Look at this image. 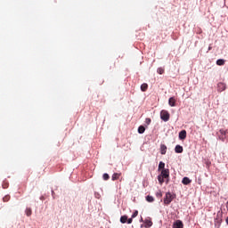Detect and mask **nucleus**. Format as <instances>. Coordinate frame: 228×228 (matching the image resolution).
<instances>
[{"label":"nucleus","mask_w":228,"mask_h":228,"mask_svg":"<svg viewBox=\"0 0 228 228\" xmlns=\"http://www.w3.org/2000/svg\"><path fill=\"white\" fill-rule=\"evenodd\" d=\"M170 178V169H162L160 175H158V181L159 184H163L166 180V183L168 184V179Z\"/></svg>","instance_id":"f257e3e1"},{"label":"nucleus","mask_w":228,"mask_h":228,"mask_svg":"<svg viewBox=\"0 0 228 228\" xmlns=\"http://www.w3.org/2000/svg\"><path fill=\"white\" fill-rule=\"evenodd\" d=\"M222 222H224V212L219 210L214 218V228H220L222 226Z\"/></svg>","instance_id":"f03ea898"},{"label":"nucleus","mask_w":228,"mask_h":228,"mask_svg":"<svg viewBox=\"0 0 228 228\" xmlns=\"http://www.w3.org/2000/svg\"><path fill=\"white\" fill-rule=\"evenodd\" d=\"M175 197L174 195H172V193L170 192H167L166 196L164 198V204L166 206H169V204L172 202V200H174Z\"/></svg>","instance_id":"7ed1b4c3"},{"label":"nucleus","mask_w":228,"mask_h":228,"mask_svg":"<svg viewBox=\"0 0 228 228\" xmlns=\"http://www.w3.org/2000/svg\"><path fill=\"white\" fill-rule=\"evenodd\" d=\"M160 118L164 122H168V120H170V113H168L167 110H161Z\"/></svg>","instance_id":"20e7f679"},{"label":"nucleus","mask_w":228,"mask_h":228,"mask_svg":"<svg viewBox=\"0 0 228 228\" xmlns=\"http://www.w3.org/2000/svg\"><path fill=\"white\" fill-rule=\"evenodd\" d=\"M217 136L219 140L224 142L227 136V130L220 129L219 132L217 133Z\"/></svg>","instance_id":"39448f33"},{"label":"nucleus","mask_w":228,"mask_h":228,"mask_svg":"<svg viewBox=\"0 0 228 228\" xmlns=\"http://www.w3.org/2000/svg\"><path fill=\"white\" fill-rule=\"evenodd\" d=\"M227 88V86L224 82H219L217 84V92H224Z\"/></svg>","instance_id":"423d86ee"},{"label":"nucleus","mask_w":228,"mask_h":228,"mask_svg":"<svg viewBox=\"0 0 228 228\" xmlns=\"http://www.w3.org/2000/svg\"><path fill=\"white\" fill-rule=\"evenodd\" d=\"M184 224H183V221L177 220L173 224V228H183Z\"/></svg>","instance_id":"0eeeda50"},{"label":"nucleus","mask_w":228,"mask_h":228,"mask_svg":"<svg viewBox=\"0 0 228 228\" xmlns=\"http://www.w3.org/2000/svg\"><path fill=\"white\" fill-rule=\"evenodd\" d=\"M179 139L180 140H185L186 139V130H182L179 133Z\"/></svg>","instance_id":"6e6552de"},{"label":"nucleus","mask_w":228,"mask_h":228,"mask_svg":"<svg viewBox=\"0 0 228 228\" xmlns=\"http://www.w3.org/2000/svg\"><path fill=\"white\" fill-rule=\"evenodd\" d=\"M183 151V146L181 145H176L175 148V152H176V154H181Z\"/></svg>","instance_id":"1a4fd4ad"},{"label":"nucleus","mask_w":228,"mask_h":228,"mask_svg":"<svg viewBox=\"0 0 228 228\" xmlns=\"http://www.w3.org/2000/svg\"><path fill=\"white\" fill-rule=\"evenodd\" d=\"M160 154H162V155L167 154V145H165V144L160 145Z\"/></svg>","instance_id":"9d476101"},{"label":"nucleus","mask_w":228,"mask_h":228,"mask_svg":"<svg viewBox=\"0 0 228 228\" xmlns=\"http://www.w3.org/2000/svg\"><path fill=\"white\" fill-rule=\"evenodd\" d=\"M144 224L146 228L152 227V221L151 219H145Z\"/></svg>","instance_id":"9b49d317"},{"label":"nucleus","mask_w":228,"mask_h":228,"mask_svg":"<svg viewBox=\"0 0 228 228\" xmlns=\"http://www.w3.org/2000/svg\"><path fill=\"white\" fill-rule=\"evenodd\" d=\"M168 104H169V106L174 108V106H175V98H174V97L169 98Z\"/></svg>","instance_id":"f8f14e48"},{"label":"nucleus","mask_w":228,"mask_h":228,"mask_svg":"<svg viewBox=\"0 0 228 228\" xmlns=\"http://www.w3.org/2000/svg\"><path fill=\"white\" fill-rule=\"evenodd\" d=\"M182 183H183V184L188 185L191 183V180L185 176L183 178Z\"/></svg>","instance_id":"ddd939ff"},{"label":"nucleus","mask_w":228,"mask_h":228,"mask_svg":"<svg viewBox=\"0 0 228 228\" xmlns=\"http://www.w3.org/2000/svg\"><path fill=\"white\" fill-rule=\"evenodd\" d=\"M120 175L121 174L114 173L111 177L112 181H118V179H120Z\"/></svg>","instance_id":"4468645a"},{"label":"nucleus","mask_w":228,"mask_h":228,"mask_svg":"<svg viewBox=\"0 0 228 228\" xmlns=\"http://www.w3.org/2000/svg\"><path fill=\"white\" fill-rule=\"evenodd\" d=\"M216 65H219L220 67H222V65H225V60L224 59H218L216 61Z\"/></svg>","instance_id":"2eb2a0df"},{"label":"nucleus","mask_w":228,"mask_h":228,"mask_svg":"<svg viewBox=\"0 0 228 228\" xmlns=\"http://www.w3.org/2000/svg\"><path fill=\"white\" fill-rule=\"evenodd\" d=\"M148 88H149V85H147V84H142V85H141V90H142V92H147V90H148Z\"/></svg>","instance_id":"dca6fc26"},{"label":"nucleus","mask_w":228,"mask_h":228,"mask_svg":"<svg viewBox=\"0 0 228 228\" xmlns=\"http://www.w3.org/2000/svg\"><path fill=\"white\" fill-rule=\"evenodd\" d=\"M138 133H139V134H143L145 133V126H140L138 127Z\"/></svg>","instance_id":"f3484780"},{"label":"nucleus","mask_w":228,"mask_h":228,"mask_svg":"<svg viewBox=\"0 0 228 228\" xmlns=\"http://www.w3.org/2000/svg\"><path fill=\"white\" fill-rule=\"evenodd\" d=\"M167 168H165V163L163 161H160L159 164V170H166Z\"/></svg>","instance_id":"a211bd4d"},{"label":"nucleus","mask_w":228,"mask_h":228,"mask_svg":"<svg viewBox=\"0 0 228 228\" xmlns=\"http://www.w3.org/2000/svg\"><path fill=\"white\" fill-rule=\"evenodd\" d=\"M121 224H126L127 223V216H122L120 217Z\"/></svg>","instance_id":"6ab92c4d"},{"label":"nucleus","mask_w":228,"mask_h":228,"mask_svg":"<svg viewBox=\"0 0 228 228\" xmlns=\"http://www.w3.org/2000/svg\"><path fill=\"white\" fill-rule=\"evenodd\" d=\"M25 213H26L27 216H31V215H32L31 208H26Z\"/></svg>","instance_id":"aec40b11"},{"label":"nucleus","mask_w":228,"mask_h":228,"mask_svg":"<svg viewBox=\"0 0 228 228\" xmlns=\"http://www.w3.org/2000/svg\"><path fill=\"white\" fill-rule=\"evenodd\" d=\"M158 74H165V69L164 68H159L157 69Z\"/></svg>","instance_id":"412c9836"},{"label":"nucleus","mask_w":228,"mask_h":228,"mask_svg":"<svg viewBox=\"0 0 228 228\" xmlns=\"http://www.w3.org/2000/svg\"><path fill=\"white\" fill-rule=\"evenodd\" d=\"M146 200H147V202H152L154 200V197L148 195L146 197Z\"/></svg>","instance_id":"4be33fe9"},{"label":"nucleus","mask_w":228,"mask_h":228,"mask_svg":"<svg viewBox=\"0 0 228 228\" xmlns=\"http://www.w3.org/2000/svg\"><path fill=\"white\" fill-rule=\"evenodd\" d=\"M102 177H103V180H104V181H108V179H110V175H108L107 173H105V174H103Z\"/></svg>","instance_id":"5701e85b"},{"label":"nucleus","mask_w":228,"mask_h":228,"mask_svg":"<svg viewBox=\"0 0 228 228\" xmlns=\"http://www.w3.org/2000/svg\"><path fill=\"white\" fill-rule=\"evenodd\" d=\"M156 197H159V198L163 197V193L161 192V191H159L158 192H156Z\"/></svg>","instance_id":"b1692460"},{"label":"nucleus","mask_w":228,"mask_h":228,"mask_svg":"<svg viewBox=\"0 0 228 228\" xmlns=\"http://www.w3.org/2000/svg\"><path fill=\"white\" fill-rule=\"evenodd\" d=\"M151 119L150 118H147L145 119V124H147V126L151 125Z\"/></svg>","instance_id":"393cba45"},{"label":"nucleus","mask_w":228,"mask_h":228,"mask_svg":"<svg viewBox=\"0 0 228 228\" xmlns=\"http://www.w3.org/2000/svg\"><path fill=\"white\" fill-rule=\"evenodd\" d=\"M138 216V210H135L134 214L132 215V218H136Z\"/></svg>","instance_id":"a878e982"},{"label":"nucleus","mask_w":228,"mask_h":228,"mask_svg":"<svg viewBox=\"0 0 228 228\" xmlns=\"http://www.w3.org/2000/svg\"><path fill=\"white\" fill-rule=\"evenodd\" d=\"M127 224H133V217L126 220Z\"/></svg>","instance_id":"bb28decb"},{"label":"nucleus","mask_w":228,"mask_h":228,"mask_svg":"<svg viewBox=\"0 0 228 228\" xmlns=\"http://www.w3.org/2000/svg\"><path fill=\"white\" fill-rule=\"evenodd\" d=\"M213 49V47L208 46V51H211Z\"/></svg>","instance_id":"cd10ccee"},{"label":"nucleus","mask_w":228,"mask_h":228,"mask_svg":"<svg viewBox=\"0 0 228 228\" xmlns=\"http://www.w3.org/2000/svg\"><path fill=\"white\" fill-rule=\"evenodd\" d=\"M227 225H228V216L226 217V220H225Z\"/></svg>","instance_id":"c85d7f7f"},{"label":"nucleus","mask_w":228,"mask_h":228,"mask_svg":"<svg viewBox=\"0 0 228 228\" xmlns=\"http://www.w3.org/2000/svg\"><path fill=\"white\" fill-rule=\"evenodd\" d=\"M4 186V188H6V185H3Z\"/></svg>","instance_id":"c756f323"}]
</instances>
